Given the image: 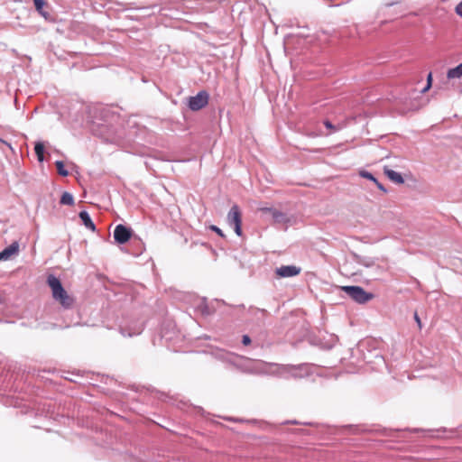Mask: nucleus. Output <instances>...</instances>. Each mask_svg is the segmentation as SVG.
I'll use <instances>...</instances> for the list:
<instances>
[{
	"instance_id": "nucleus-1",
	"label": "nucleus",
	"mask_w": 462,
	"mask_h": 462,
	"mask_svg": "<svg viewBox=\"0 0 462 462\" xmlns=\"http://www.w3.org/2000/svg\"><path fill=\"white\" fill-rule=\"evenodd\" d=\"M52 293V298L58 301L63 308L69 309L74 304V299L62 287L60 281L54 275H49L47 279Z\"/></svg>"
},
{
	"instance_id": "nucleus-2",
	"label": "nucleus",
	"mask_w": 462,
	"mask_h": 462,
	"mask_svg": "<svg viewBox=\"0 0 462 462\" xmlns=\"http://www.w3.org/2000/svg\"><path fill=\"white\" fill-rule=\"evenodd\" d=\"M342 290L358 303H365L374 298L372 293L366 292L359 286H345Z\"/></svg>"
},
{
	"instance_id": "nucleus-3",
	"label": "nucleus",
	"mask_w": 462,
	"mask_h": 462,
	"mask_svg": "<svg viewBox=\"0 0 462 462\" xmlns=\"http://www.w3.org/2000/svg\"><path fill=\"white\" fill-rule=\"evenodd\" d=\"M227 222L234 227L236 234L241 236L242 232V213L237 205L232 206L231 209L227 214Z\"/></svg>"
},
{
	"instance_id": "nucleus-4",
	"label": "nucleus",
	"mask_w": 462,
	"mask_h": 462,
	"mask_svg": "<svg viewBox=\"0 0 462 462\" xmlns=\"http://www.w3.org/2000/svg\"><path fill=\"white\" fill-rule=\"evenodd\" d=\"M208 103V94L206 91L199 92L195 97H191L189 101V107L192 111H198L205 107Z\"/></svg>"
},
{
	"instance_id": "nucleus-5",
	"label": "nucleus",
	"mask_w": 462,
	"mask_h": 462,
	"mask_svg": "<svg viewBox=\"0 0 462 462\" xmlns=\"http://www.w3.org/2000/svg\"><path fill=\"white\" fill-rule=\"evenodd\" d=\"M133 231L131 228L120 224L117 225L114 230V238L116 243L124 245L127 243L132 237Z\"/></svg>"
},
{
	"instance_id": "nucleus-6",
	"label": "nucleus",
	"mask_w": 462,
	"mask_h": 462,
	"mask_svg": "<svg viewBox=\"0 0 462 462\" xmlns=\"http://www.w3.org/2000/svg\"><path fill=\"white\" fill-rule=\"evenodd\" d=\"M301 268L296 265H282L275 270L277 278H289L300 273Z\"/></svg>"
},
{
	"instance_id": "nucleus-7",
	"label": "nucleus",
	"mask_w": 462,
	"mask_h": 462,
	"mask_svg": "<svg viewBox=\"0 0 462 462\" xmlns=\"http://www.w3.org/2000/svg\"><path fill=\"white\" fill-rule=\"evenodd\" d=\"M19 253L18 242H13L9 246L0 252V261L10 260L14 255Z\"/></svg>"
},
{
	"instance_id": "nucleus-8",
	"label": "nucleus",
	"mask_w": 462,
	"mask_h": 462,
	"mask_svg": "<svg viewBox=\"0 0 462 462\" xmlns=\"http://www.w3.org/2000/svg\"><path fill=\"white\" fill-rule=\"evenodd\" d=\"M383 172L393 182H394L396 184L404 183V179L399 172H397L393 170H391L388 167L383 168Z\"/></svg>"
},
{
	"instance_id": "nucleus-9",
	"label": "nucleus",
	"mask_w": 462,
	"mask_h": 462,
	"mask_svg": "<svg viewBox=\"0 0 462 462\" xmlns=\"http://www.w3.org/2000/svg\"><path fill=\"white\" fill-rule=\"evenodd\" d=\"M448 79H455L462 78V62L457 67L449 69L447 72Z\"/></svg>"
},
{
	"instance_id": "nucleus-10",
	"label": "nucleus",
	"mask_w": 462,
	"mask_h": 462,
	"mask_svg": "<svg viewBox=\"0 0 462 462\" xmlns=\"http://www.w3.org/2000/svg\"><path fill=\"white\" fill-rule=\"evenodd\" d=\"M79 217L87 228L90 229L91 231H95V229H96L95 224L91 220V218L87 211H81L79 213Z\"/></svg>"
},
{
	"instance_id": "nucleus-11",
	"label": "nucleus",
	"mask_w": 462,
	"mask_h": 462,
	"mask_svg": "<svg viewBox=\"0 0 462 462\" xmlns=\"http://www.w3.org/2000/svg\"><path fill=\"white\" fill-rule=\"evenodd\" d=\"M272 217L275 223L286 224L289 222L287 216L280 210H272Z\"/></svg>"
},
{
	"instance_id": "nucleus-12",
	"label": "nucleus",
	"mask_w": 462,
	"mask_h": 462,
	"mask_svg": "<svg viewBox=\"0 0 462 462\" xmlns=\"http://www.w3.org/2000/svg\"><path fill=\"white\" fill-rule=\"evenodd\" d=\"M35 9L38 11V13L42 15L45 19L49 17V13L44 11V6L47 5V3L45 0H33Z\"/></svg>"
},
{
	"instance_id": "nucleus-13",
	"label": "nucleus",
	"mask_w": 462,
	"mask_h": 462,
	"mask_svg": "<svg viewBox=\"0 0 462 462\" xmlns=\"http://www.w3.org/2000/svg\"><path fill=\"white\" fill-rule=\"evenodd\" d=\"M34 151L37 155L39 162H43L44 160V144L41 142L35 143Z\"/></svg>"
},
{
	"instance_id": "nucleus-14",
	"label": "nucleus",
	"mask_w": 462,
	"mask_h": 462,
	"mask_svg": "<svg viewBox=\"0 0 462 462\" xmlns=\"http://www.w3.org/2000/svg\"><path fill=\"white\" fill-rule=\"evenodd\" d=\"M60 204L69 205V206L73 205L74 204L73 196L69 192H64L60 198Z\"/></svg>"
},
{
	"instance_id": "nucleus-15",
	"label": "nucleus",
	"mask_w": 462,
	"mask_h": 462,
	"mask_svg": "<svg viewBox=\"0 0 462 462\" xmlns=\"http://www.w3.org/2000/svg\"><path fill=\"white\" fill-rule=\"evenodd\" d=\"M55 165H56V168H57V171H58V173L61 176H68L69 175V171L67 170L64 169V163L63 162L61 161H57L55 162Z\"/></svg>"
},
{
	"instance_id": "nucleus-16",
	"label": "nucleus",
	"mask_w": 462,
	"mask_h": 462,
	"mask_svg": "<svg viewBox=\"0 0 462 462\" xmlns=\"http://www.w3.org/2000/svg\"><path fill=\"white\" fill-rule=\"evenodd\" d=\"M360 176L365 178V179H367V180H370L372 181H374V183H377V180L373 176L372 173L366 171H361L359 172Z\"/></svg>"
},
{
	"instance_id": "nucleus-17",
	"label": "nucleus",
	"mask_w": 462,
	"mask_h": 462,
	"mask_svg": "<svg viewBox=\"0 0 462 462\" xmlns=\"http://www.w3.org/2000/svg\"><path fill=\"white\" fill-rule=\"evenodd\" d=\"M209 228H210L212 231L216 232L218 236H222V237H225V235L223 234L222 230H221L219 227H217V226H215V225H211V226H209Z\"/></svg>"
},
{
	"instance_id": "nucleus-18",
	"label": "nucleus",
	"mask_w": 462,
	"mask_h": 462,
	"mask_svg": "<svg viewBox=\"0 0 462 462\" xmlns=\"http://www.w3.org/2000/svg\"><path fill=\"white\" fill-rule=\"evenodd\" d=\"M432 82V74L430 73L427 78V87L423 89V92H426L431 86Z\"/></svg>"
},
{
	"instance_id": "nucleus-19",
	"label": "nucleus",
	"mask_w": 462,
	"mask_h": 462,
	"mask_svg": "<svg viewBox=\"0 0 462 462\" xmlns=\"http://www.w3.org/2000/svg\"><path fill=\"white\" fill-rule=\"evenodd\" d=\"M242 342L245 346H248L251 344V338L249 337V336L247 335H244L243 336V339H242Z\"/></svg>"
},
{
	"instance_id": "nucleus-20",
	"label": "nucleus",
	"mask_w": 462,
	"mask_h": 462,
	"mask_svg": "<svg viewBox=\"0 0 462 462\" xmlns=\"http://www.w3.org/2000/svg\"><path fill=\"white\" fill-rule=\"evenodd\" d=\"M456 13L462 17V1L456 6Z\"/></svg>"
},
{
	"instance_id": "nucleus-21",
	"label": "nucleus",
	"mask_w": 462,
	"mask_h": 462,
	"mask_svg": "<svg viewBox=\"0 0 462 462\" xmlns=\"http://www.w3.org/2000/svg\"><path fill=\"white\" fill-rule=\"evenodd\" d=\"M324 125L328 129H330L332 131L336 130V127L328 120L324 122Z\"/></svg>"
},
{
	"instance_id": "nucleus-22",
	"label": "nucleus",
	"mask_w": 462,
	"mask_h": 462,
	"mask_svg": "<svg viewBox=\"0 0 462 462\" xmlns=\"http://www.w3.org/2000/svg\"><path fill=\"white\" fill-rule=\"evenodd\" d=\"M414 319L416 320V322L419 326V328H421V321H420V319L417 312H415V314H414Z\"/></svg>"
},
{
	"instance_id": "nucleus-23",
	"label": "nucleus",
	"mask_w": 462,
	"mask_h": 462,
	"mask_svg": "<svg viewBox=\"0 0 462 462\" xmlns=\"http://www.w3.org/2000/svg\"><path fill=\"white\" fill-rule=\"evenodd\" d=\"M275 208H260L259 210L263 212V213H271L272 214V210H274Z\"/></svg>"
},
{
	"instance_id": "nucleus-24",
	"label": "nucleus",
	"mask_w": 462,
	"mask_h": 462,
	"mask_svg": "<svg viewBox=\"0 0 462 462\" xmlns=\"http://www.w3.org/2000/svg\"><path fill=\"white\" fill-rule=\"evenodd\" d=\"M375 185L378 187L379 189H381L382 191L383 192H386V189L383 186L382 183H380L378 180H377V183H375Z\"/></svg>"
}]
</instances>
